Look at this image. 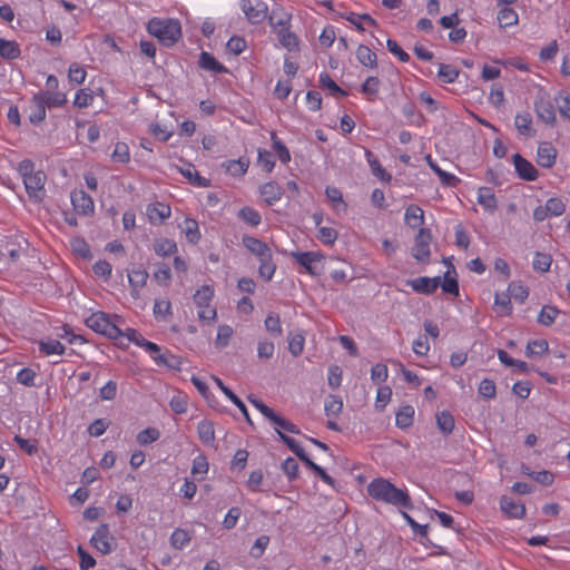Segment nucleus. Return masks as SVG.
Here are the masks:
<instances>
[{"label": "nucleus", "mask_w": 570, "mask_h": 570, "mask_svg": "<svg viewBox=\"0 0 570 570\" xmlns=\"http://www.w3.org/2000/svg\"><path fill=\"white\" fill-rule=\"evenodd\" d=\"M154 361L157 365L166 366L171 370H179L181 361L178 356L171 354L169 351L165 353H158L154 356Z\"/></svg>", "instance_id": "35"}, {"label": "nucleus", "mask_w": 570, "mask_h": 570, "mask_svg": "<svg viewBox=\"0 0 570 570\" xmlns=\"http://www.w3.org/2000/svg\"><path fill=\"white\" fill-rule=\"evenodd\" d=\"M498 21L501 28H508L518 23V13L512 9L504 7L498 12Z\"/></svg>", "instance_id": "42"}, {"label": "nucleus", "mask_w": 570, "mask_h": 570, "mask_svg": "<svg viewBox=\"0 0 570 570\" xmlns=\"http://www.w3.org/2000/svg\"><path fill=\"white\" fill-rule=\"evenodd\" d=\"M46 102L42 96L35 94L31 99L29 107V121L32 125H40L46 119Z\"/></svg>", "instance_id": "14"}, {"label": "nucleus", "mask_w": 570, "mask_h": 570, "mask_svg": "<svg viewBox=\"0 0 570 570\" xmlns=\"http://www.w3.org/2000/svg\"><path fill=\"white\" fill-rule=\"evenodd\" d=\"M190 535L188 531L177 528L170 535V544L178 550L184 549L190 542Z\"/></svg>", "instance_id": "45"}, {"label": "nucleus", "mask_w": 570, "mask_h": 570, "mask_svg": "<svg viewBox=\"0 0 570 570\" xmlns=\"http://www.w3.org/2000/svg\"><path fill=\"white\" fill-rule=\"evenodd\" d=\"M548 350H549L548 341L533 340L527 344L525 355L528 357H533L535 355H541V354L548 352Z\"/></svg>", "instance_id": "52"}, {"label": "nucleus", "mask_w": 570, "mask_h": 570, "mask_svg": "<svg viewBox=\"0 0 570 570\" xmlns=\"http://www.w3.org/2000/svg\"><path fill=\"white\" fill-rule=\"evenodd\" d=\"M198 66L204 70L213 71L215 73L228 72V69L207 51L200 52Z\"/></svg>", "instance_id": "18"}, {"label": "nucleus", "mask_w": 570, "mask_h": 570, "mask_svg": "<svg viewBox=\"0 0 570 570\" xmlns=\"http://www.w3.org/2000/svg\"><path fill=\"white\" fill-rule=\"evenodd\" d=\"M356 58L360 63L366 68L374 69L377 67V57L367 46L360 45L356 50Z\"/></svg>", "instance_id": "27"}, {"label": "nucleus", "mask_w": 570, "mask_h": 570, "mask_svg": "<svg viewBox=\"0 0 570 570\" xmlns=\"http://www.w3.org/2000/svg\"><path fill=\"white\" fill-rule=\"evenodd\" d=\"M38 95L42 96V99L47 101L46 107L48 108L61 107L67 102V96L63 92L46 90L38 92Z\"/></svg>", "instance_id": "40"}, {"label": "nucleus", "mask_w": 570, "mask_h": 570, "mask_svg": "<svg viewBox=\"0 0 570 570\" xmlns=\"http://www.w3.org/2000/svg\"><path fill=\"white\" fill-rule=\"evenodd\" d=\"M406 284L419 294L431 295L433 294L441 284V277H428L421 276L414 279L406 281Z\"/></svg>", "instance_id": "10"}, {"label": "nucleus", "mask_w": 570, "mask_h": 570, "mask_svg": "<svg viewBox=\"0 0 570 570\" xmlns=\"http://www.w3.org/2000/svg\"><path fill=\"white\" fill-rule=\"evenodd\" d=\"M112 160L126 164L130 159L129 147L125 142H117L112 153Z\"/></svg>", "instance_id": "63"}, {"label": "nucleus", "mask_w": 570, "mask_h": 570, "mask_svg": "<svg viewBox=\"0 0 570 570\" xmlns=\"http://www.w3.org/2000/svg\"><path fill=\"white\" fill-rule=\"evenodd\" d=\"M267 18H268L271 27L274 29H276L278 27H279V29L289 28L291 14L284 12V11L277 12L276 10H273L272 13Z\"/></svg>", "instance_id": "49"}, {"label": "nucleus", "mask_w": 570, "mask_h": 570, "mask_svg": "<svg viewBox=\"0 0 570 570\" xmlns=\"http://www.w3.org/2000/svg\"><path fill=\"white\" fill-rule=\"evenodd\" d=\"M21 53L19 45L16 41H9L0 38V57L7 60L17 59Z\"/></svg>", "instance_id": "31"}, {"label": "nucleus", "mask_w": 570, "mask_h": 570, "mask_svg": "<svg viewBox=\"0 0 570 570\" xmlns=\"http://www.w3.org/2000/svg\"><path fill=\"white\" fill-rule=\"evenodd\" d=\"M283 255H289L311 276H320L324 273V255L320 252H286L277 249Z\"/></svg>", "instance_id": "5"}, {"label": "nucleus", "mask_w": 570, "mask_h": 570, "mask_svg": "<svg viewBox=\"0 0 570 570\" xmlns=\"http://www.w3.org/2000/svg\"><path fill=\"white\" fill-rule=\"evenodd\" d=\"M85 324L98 334L110 340L122 337V331L110 321L109 314L105 312H95L88 316Z\"/></svg>", "instance_id": "6"}, {"label": "nucleus", "mask_w": 570, "mask_h": 570, "mask_svg": "<svg viewBox=\"0 0 570 570\" xmlns=\"http://www.w3.org/2000/svg\"><path fill=\"white\" fill-rule=\"evenodd\" d=\"M148 32L164 46H174L181 37V26L176 19L153 18L147 26Z\"/></svg>", "instance_id": "3"}, {"label": "nucleus", "mask_w": 570, "mask_h": 570, "mask_svg": "<svg viewBox=\"0 0 570 570\" xmlns=\"http://www.w3.org/2000/svg\"><path fill=\"white\" fill-rule=\"evenodd\" d=\"M181 175L189 180L193 185L197 187H207L209 186V180L205 177H202L194 168L191 164L188 165L187 168L180 169Z\"/></svg>", "instance_id": "41"}, {"label": "nucleus", "mask_w": 570, "mask_h": 570, "mask_svg": "<svg viewBox=\"0 0 570 570\" xmlns=\"http://www.w3.org/2000/svg\"><path fill=\"white\" fill-rule=\"evenodd\" d=\"M414 407L412 405H403L395 414L396 426L401 430H406L413 424Z\"/></svg>", "instance_id": "23"}, {"label": "nucleus", "mask_w": 570, "mask_h": 570, "mask_svg": "<svg viewBox=\"0 0 570 570\" xmlns=\"http://www.w3.org/2000/svg\"><path fill=\"white\" fill-rule=\"evenodd\" d=\"M71 203L75 210L82 215L94 213L95 205L92 198L83 190H76L71 194Z\"/></svg>", "instance_id": "13"}, {"label": "nucleus", "mask_w": 570, "mask_h": 570, "mask_svg": "<svg viewBox=\"0 0 570 570\" xmlns=\"http://www.w3.org/2000/svg\"><path fill=\"white\" fill-rule=\"evenodd\" d=\"M242 243L259 261V276L266 282L272 281L276 272V264L273 261L272 249L268 247V245L265 242L249 235H244Z\"/></svg>", "instance_id": "2"}, {"label": "nucleus", "mask_w": 570, "mask_h": 570, "mask_svg": "<svg viewBox=\"0 0 570 570\" xmlns=\"http://www.w3.org/2000/svg\"><path fill=\"white\" fill-rule=\"evenodd\" d=\"M380 79L377 77H367L361 86V92L368 96V100H373L379 92Z\"/></svg>", "instance_id": "50"}, {"label": "nucleus", "mask_w": 570, "mask_h": 570, "mask_svg": "<svg viewBox=\"0 0 570 570\" xmlns=\"http://www.w3.org/2000/svg\"><path fill=\"white\" fill-rule=\"evenodd\" d=\"M479 394L487 400L494 399L497 394L495 383L490 379H483L479 385Z\"/></svg>", "instance_id": "61"}, {"label": "nucleus", "mask_w": 570, "mask_h": 570, "mask_svg": "<svg viewBox=\"0 0 570 570\" xmlns=\"http://www.w3.org/2000/svg\"><path fill=\"white\" fill-rule=\"evenodd\" d=\"M265 328L273 336L278 337L283 334L281 318L277 313L271 312L265 318Z\"/></svg>", "instance_id": "46"}, {"label": "nucleus", "mask_w": 570, "mask_h": 570, "mask_svg": "<svg viewBox=\"0 0 570 570\" xmlns=\"http://www.w3.org/2000/svg\"><path fill=\"white\" fill-rule=\"evenodd\" d=\"M184 232L189 243L197 244L200 239L198 223L193 218H186Z\"/></svg>", "instance_id": "51"}, {"label": "nucleus", "mask_w": 570, "mask_h": 570, "mask_svg": "<svg viewBox=\"0 0 570 570\" xmlns=\"http://www.w3.org/2000/svg\"><path fill=\"white\" fill-rule=\"evenodd\" d=\"M320 86L330 90L331 95L335 97H346L348 94L342 89L327 72L320 75Z\"/></svg>", "instance_id": "36"}, {"label": "nucleus", "mask_w": 570, "mask_h": 570, "mask_svg": "<svg viewBox=\"0 0 570 570\" xmlns=\"http://www.w3.org/2000/svg\"><path fill=\"white\" fill-rule=\"evenodd\" d=\"M240 9L252 24H258L268 17V6L263 0H242Z\"/></svg>", "instance_id": "8"}, {"label": "nucleus", "mask_w": 570, "mask_h": 570, "mask_svg": "<svg viewBox=\"0 0 570 570\" xmlns=\"http://www.w3.org/2000/svg\"><path fill=\"white\" fill-rule=\"evenodd\" d=\"M405 222L412 227H419L424 223V212L417 205H410L405 210Z\"/></svg>", "instance_id": "32"}, {"label": "nucleus", "mask_w": 570, "mask_h": 570, "mask_svg": "<svg viewBox=\"0 0 570 570\" xmlns=\"http://www.w3.org/2000/svg\"><path fill=\"white\" fill-rule=\"evenodd\" d=\"M559 314L560 309L556 306L544 305L538 315L537 322L543 326H551Z\"/></svg>", "instance_id": "39"}, {"label": "nucleus", "mask_w": 570, "mask_h": 570, "mask_svg": "<svg viewBox=\"0 0 570 570\" xmlns=\"http://www.w3.org/2000/svg\"><path fill=\"white\" fill-rule=\"evenodd\" d=\"M350 23H352L353 26H355V28L360 31H364V27L362 24L363 21L367 22L368 24L371 26H374L376 27L377 26V22L375 19H373L370 14L367 13H363V14H357V13H354V12H350L347 16L344 17Z\"/></svg>", "instance_id": "47"}, {"label": "nucleus", "mask_w": 570, "mask_h": 570, "mask_svg": "<svg viewBox=\"0 0 570 570\" xmlns=\"http://www.w3.org/2000/svg\"><path fill=\"white\" fill-rule=\"evenodd\" d=\"M147 216L153 224H160L170 216V207L164 203H154L147 206Z\"/></svg>", "instance_id": "19"}, {"label": "nucleus", "mask_w": 570, "mask_h": 570, "mask_svg": "<svg viewBox=\"0 0 570 570\" xmlns=\"http://www.w3.org/2000/svg\"><path fill=\"white\" fill-rule=\"evenodd\" d=\"M514 127L520 135L524 137H534L535 130L532 128V116L530 112L518 114L514 118Z\"/></svg>", "instance_id": "20"}, {"label": "nucleus", "mask_w": 570, "mask_h": 570, "mask_svg": "<svg viewBox=\"0 0 570 570\" xmlns=\"http://www.w3.org/2000/svg\"><path fill=\"white\" fill-rule=\"evenodd\" d=\"M494 311L498 313V315L503 316H510L512 314V303L511 298L508 294H495L494 296Z\"/></svg>", "instance_id": "33"}, {"label": "nucleus", "mask_w": 570, "mask_h": 570, "mask_svg": "<svg viewBox=\"0 0 570 570\" xmlns=\"http://www.w3.org/2000/svg\"><path fill=\"white\" fill-rule=\"evenodd\" d=\"M556 105L562 118L570 120V98L569 96L559 95L556 97Z\"/></svg>", "instance_id": "64"}, {"label": "nucleus", "mask_w": 570, "mask_h": 570, "mask_svg": "<svg viewBox=\"0 0 570 570\" xmlns=\"http://www.w3.org/2000/svg\"><path fill=\"white\" fill-rule=\"evenodd\" d=\"M261 195L268 205H273L282 198L283 188L275 181H268L261 187Z\"/></svg>", "instance_id": "22"}, {"label": "nucleus", "mask_w": 570, "mask_h": 570, "mask_svg": "<svg viewBox=\"0 0 570 570\" xmlns=\"http://www.w3.org/2000/svg\"><path fill=\"white\" fill-rule=\"evenodd\" d=\"M271 139L273 142V148L278 159L283 164H287L291 160V154L288 148L283 144V141L277 137V135L274 131L271 134Z\"/></svg>", "instance_id": "48"}, {"label": "nucleus", "mask_w": 570, "mask_h": 570, "mask_svg": "<svg viewBox=\"0 0 570 570\" xmlns=\"http://www.w3.org/2000/svg\"><path fill=\"white\" fill-rule=\"evenodd\" d=\"M46 181V175L43 171H36L32 175H28L23 179V184L28 195L36 200L42 199V191Z\"/></svg>", "instance_id": "11"}, {"label": "nucleus", "mask_w": 570, "mask_h": 570, "mask_svg": "<svg viewBox=\"0 0 570 570\" xmlns=\"http://www.w3.org/2000/svg\"><path fill=\"white\" fill-rule=\"evenodd\" d=\"M154 278L164 285H168L171 279V272L167 264L159 263L157 264V269L154 272Z\"/></svg>", "instance_id": "62"}, {"label": "nucleus", "mask_w": 570, "mask_h": 570, "mask_svg": "<svg viewBox=\"0 0 570 570\" xmlns=\"http://www.w3.org/2000/svg\"><path fill=\"white\" fill-rule=\"evenodd\" d=\"M281 45L289 51L298 50L299 39L291 32L289 28H282L277 31Z\"/></svg>", "instance_id": "30"}, {"label": "nucleus", "mask_w": 570, "mask_h": 570, "mask_svg": "<svg viewBox=\"0 0 570 570\" xmlns=\"http://www.w3.org/2000/svg\"><path fill=\"white\" fill-rule=\"evenodd\" d=\"M149 275L145 269H132L128 273V281L131 286V295L138 297V289L144 287L147 283Z\"/></svg>", "instance_id": "21"}, {"label": "nucleus", "mask_w": 570, "mask_h": 570, "mask_svg": "<svg viewBox=\"0 0 570 570\" xmlns=\"http://www.w3.org/2000/svg\"><path fill=\"white\" fill-rule=\"evenodd\" d=\"M282 470L289 481L296 480L299 475L298 463L295 459L291 456L284 460V462L282 463Z\"/></svg>", "instance_id": "56"}, {"label": "nucleus", "mask_w": 570, "mask_h": 570, "mask_svg": "<svg viewBox=\"0 0 570 570\" xmlns=\"http://www.w3.org/2000/svg\"><path fill=\"white\" fill-rule=\"evenodd\" d=\"M552 259L548 254L535 253L534 259L532 262L533 269L537 272H548L551 266Z\"/></svg>", "instance_id": "59"}, {"label": "nucleus", "mask_w": 570, "mask_h": 570, "mask_svg": "<svg viewBox=\"0 0 570 570\" xmlns=\"http://www.w3.org/2000/svg\"><path fill=\"white\" fill-rule=\"evenodd\" d=\"M534 110L538 118L547 125L553 126L556 122V111L553 104L543 97L534 100Z\"/></svg>", "instance_id": "12"}, {"label": "nucleus", "mask_w": 570, "mask_h": 570, "mask_svg": "<svg viewBox=\"0 0 570 570\" xmlns=\"http://www.w3.org/2000/svg\"><path fill=\"white\" fill-rule=\"evenodd\" d=\"M197 432L199 440L206 444L213 446L215 443V429L214 423L208 420H203L197 425Z\"/></svg>", "instance_id": "26"}, {"label": "nucleus", "mask_w": 570, "mask_h": 570, "mask_svg": "<svg viewBox=\"0 0 570 570\" xmlns=\"http://www.w3.org/2000/svg\"><path fill=\"white\" fill-rule=\"evenodd\" d=\"M436 426L441 431L442 434L449 435L454 430V417L449 411H442L436 413Z\"/></svg>", "instance_id": "29"}, {"label": "nucleus", "mask_w": 570, "mask_h": 570, "mask_svg": "<svg viewBox=\"0 0 570 570\" xmlns=\"http://www.w3.org/2000/svg\"><path fill=\"white\" fill-rule=\"evenodd\" d=\"M515 173L518 177L525 181H534L539 177L538 169L520 154L512 156Z\"/></svg>", "instance_id": "9"}, {"label": "nucleus", "mask_w": 570, "mask_h": 570, "mask_svg": "<svg viewBox=\"0 0 570 570\" xmlns=\"http://www.w3.org/2000/svg\"><path fill=\"white\" fill-rule=\"evenodd\" d=\"M213 380L216 383V385L220 389V391L230 400V402H233L239 409L245 420L250 425H253L245 403L228 386H226L219 377L213 376Z\"/></svg>", "instance_id": "16"}, {"label": "nucleus", "mask_w": 570, "mask_h": 570, "mask_svg": "<svg viewBox=\"0 0 570 570\" xmlns=\"http://www.w3.org/2000/svg\"><path fill=\"white\" fill-rule=\"evenodd\" d=\"M367 493L376 501L409 510L413 509V502L409 493L396 488L386 479L376 478L372 480L367 485Z\"/></svg>", "instance_id": "1"}, {"label": "nucleus", "mask_w": 570, "mask_h": 570, "mask_svg": "<svg viewBox=\"0 0 570 570\" xmlns=\"http://www.w3.org/2000/svg\"><path fill=\"white\" fill-rule=\"evenodd\" d=\"M450 274H451V271L448 269L446 273L444 274V279L443 281L441 279L440 286L445 294L459 296L460 287H459V283L456 279V275L450 276Z\"/></svg>", "instance_id": "43"}, {"label": "nucleus", "mask_w": 570, "mask_h": 570, "mask_svg": "<svg viewBox=\"0 0 570 570\" xmlns=\"http://www.w3.org/2000/svg\"><path fill=\"white\" fill-rule=\"evenodd\" d=\"M238 217L253 227L258 226L262 222L261 214L249 206H244L240 208L238 212Z\"/></svg>", "instance_id": "44"}, {"label": "nucleus", "mask_w": 570, "mask_h": 570, "mask_svg": "<svg viewBox=\"0 0 570 570\" xmlns=\"http://www.w3.org/2000/svg\"><path fill=\"white\" fill-rule=\"evenodd\" d=\"M426 161L430 168L438 175L442 185L446 187H455L460 183V179L456 176L441 169L438 164L432 160L430 155L426 156Z\"/></svg>", "instance_id": "24"}, {"label": "nucleus", "mask_w": 570, "mask_h": 570, "mask_svg": "<svg viewBox=\"0 0 570 570\" xmlns=\"http://www.w3.org/2000/svg\"><path fill=\"white\" fill-rule=\"evenodd\" d=\"M478 203L487 210L494 212L498 207L497 198L490 187H480L478 190Z\"/></svg>", "instance_id": "28"}, {"label": "nucleus", "mask_w": 570, "mask_h": 570, "mask_svg": "<svg viewBox=\"0 0 570 570\" xmlns=\"http://www.w3.org/2000/svg\"><path fill=\"white\" fill-rule=\"evenodd\" d=\"M546 210L549 212L550 216H560L566 210V204L561 198L551 197L546 203Z\"/></svg>", "instance_id": "60"}, {"label": "nucleus", "mask_w": 570, "mask_h": 570, "mask_svg": "<svg viewBox=\"0 0 570 570\" xmlns=\"http://www.w3.org/2000/svg\"><path fill=\"white\" fill-rule=\"evenodd\" d=\"M500 508L509 518L522 519L525 515L524 504L515 502L507 495L501 497Z\"/></svg>", "instance_id": "15"}, {"label": "nucleus", "mask_w": 570, "mask_h": 570, "mask_svg": "<svg viewBox=\"0 0 570 570\" xmlns=\"http://www.w3.org/2000/svg\"><path fill=\"white\" fill-rule=\"evenodd\" d=\"M38 346L45 355H62L66 352L65 345L58 340L39 341Z\"/></svg>", "instance_id": "34"}, {"label": "nucleus", "mask_w": 570, "mask_h": 570, "mask_svg": "<svg viewBox=\"0 0 570 570\" xmlns=\"http://www.w3.org/2000/svg\"><path fill=\"white\" fill-rule=\"evenodd\" d=\"M68 77L71 82L81 85L86 80L87 71L79 63L73 62L69 67Z\"/></svg>", "instance_id": "57"}, {"label": "nucleus", "mask_w": 570, "mask_h": 570, "mask_svg": "<svg viewBox=\"0 0 570 570\" xmlns=\"http://www.w3.org/2000/svg\"><path fill=\"white\" fill-rule=\"evenodd\" d=\"M537 163L542 168H551L557 158V150L548 142H543L539 146L537 153Z\"/></svg>", "instance_id": "17"}, {"label": "nucleus", "mask_w": 570, "mask_h": 570, "mask_svg": "<svg viewBox=\"0 0 570 570\" xmlns=\"http://www.w3.org/2000/svg\"><path fill=\"white\" fill-rule=\"evenodd\" d=\"M214 297V289L209 285H204L194 294V303L198 308L207 307Z\"/></svg>", "instance_id": "38"}, {"label": "nucleus", "mask_w": 570, "mask_h": 570, "mask_svg": "<svg viewBox=\"0 0 570 570\" xmlns=\"http://www.w3.org/2000/svg\"><path fill=\"white\" fill-rule=\"evenodd\" d=\"M432 240V233L429 228H420L414 238L412 247V256L414 259L422 264H428L431 258L430 244Z\"/></svg>", "instance_id": "7"}, {"label": "nucleus", "mask_w": 570, "mask_h": 570, "mask_svg": "<svg viewBox=\"0 0 570 570\" xmlns=\"http://www.w3.org/2000/svg\"><path fill=\"white\" fill-rule=\"evenodd\" d=\"M510 298L513 297L519 303H524V301L529 296L528 287L523 286L521 283L512 282L508 287Z\"/></svg>", "instance_id": "55"}, {"label": "nucleus", "mask_w": 570, "mask_h": 570, "mask_svg": "<svg viewBox=\"0 0 570 570\" xmlns=\"http://www.w3.org/2000/svg\"><path fill=\"white\" fill-rule=\"evenodd\" d=\"M177 244L169 238L157 239L154 243V250L158 256L165 257L177 252Z\"/></svg>", "instance_id": "37"}, {"label": "nucleus", "mask_w": 570, "mask_h": 570, "mask_svg": "<svg viewBox=\"0 0 570 570\" xmlns=\"http://www.w3.org/2000/svg\"><path fill=\"white\" fill-rule=\"evenodd\" d=\"M276 433L279 436V440L287 445V448L309 469L312 470L324 483L335 487V480L323 469L321 465L316 464L311 458L307 455L305 450L299 445V443L283 433L279 429H276Z\"/></svg>", "instance_id": "4"}, {"label": "nucleus", "mask_w": 570, "mask_h": 570, "mask_svg": "<svg viewBox=\"0 0 570 570\" xmlns=\"http://www.w3.org/2000/svg\"><path fill=\"white\" fill-rule=\"evenodd\" d=\"M439 78L445 83L454 82L459 77V70L451 65L440 63Z\"/></svg>", "instance_id": "53"}, {"label": "nucleus", "mask_w": 570, "mask_h": 570, "mask_svg": "<svg viewBox=\"0 0 570 570\" xmlns=\"http://www.w3.org/2000/svg\"><path fill=\"white\" fill-rule=\"evenodd\" d=\"M343 410V402L335 395H330L325 401V413L330 415H338Z\"/></svg>", "instance_id": "58"}, {"label": "nucleus", "mask_w": 570, "mask_h": 570, "mask_svg": "<svg viewBox=\"0 0 570 570\" xmlns=\"http://www.w3.org/2000/svg\"><path fill=\"white\" fill-rule=\"evenodd\" d=\"M159 438L160 432L156 428H147L137 434L136 441L139 445H148Z\"/></svg>", "instance_id": "54"}, {"label": "nucleus", "mask_w": 570, "mask_h": 570, "mask_svg": "<svg viewBox=\"0 0 570 570\" xmlns=\"http://www.w3.org/2000/svg\"><path fill=\"white\" fill-rule=\"evenodd\" d=\"M402 517L405 519L406 523L411 527L415 534H419L421 540L420 542L424 546L433 547V542L430 540L428 535V524L417 523L410 514L406 512H402Z\"/></svg>", "instance_id": "25"}]
</instances>
